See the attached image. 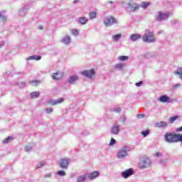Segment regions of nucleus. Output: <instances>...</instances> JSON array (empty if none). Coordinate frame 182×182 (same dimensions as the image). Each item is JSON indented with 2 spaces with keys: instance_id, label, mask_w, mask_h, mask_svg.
Listing matches in <instances>:
<instances>
[{
  "instance_id": "obj_1",
  "label": "nucleus",
  "mask_w": 182,
  "mask_h": 182,
  "mask_svg": "<svg viewBox=\"0 0 182 182\" xmlns=\"http://www.w3.org/2000/svg\"><path fill=\"white\" fill-rule=\"evenodd\" d=\"M165 141L168 143H182V134L176 133H166L164 136Z\"/></svg>"
},
{
  "instance_id": "obj_2",
  "label": "nucleus",
  "mask_w": 182,
  "mask_h": 182,
  "mask_svg": "<svg viewBox=\"0 0 182 182\" xmlns=\"http://www.w3.org/2000/svg\"><path fill=\"white\" fill-rule=\"evenodd\" d=\"M142 41L147 43H153L156 42V36H154V33L150 31V30H146L142 37Z\"/></svg>"
},
{
  "instance_id": "obj_3",
  "label": "nucleus",
  "mask_w": 182,
  "mask_h": 182,
  "mask_svg": "<svg viewBox=\"0 0 182 182\" xmlns=\"http://www.w3.org/2000/svg\"><path fill=\"white\" fill-rule=\"evenodd\" d=\"M103 23L105 26H112L113 23H117V21L112 16H108L104 18Z\"/></svg>"
},
{
  "instance_id": "obj_4",
  "label": "nucleus",
  "mask_w": 182,
  "mask_h": 182,
  "mask_svg": "<svg viewBox=\"0 0 182 182\" xmlns=\"http://www.w3.org/2000/svg\"><path fill=\"white\" fill-rule=\"evenodd\" d=\"M139 168L140 170H143V168H146L150 166V159H141L139 162Z\"/></svg>"
},
{
  "instance_id": "obj_5",
  "label": "nucleus",
  "mask_w": 182,
  "mask_h": 182,
  "mask_svg": "<svg viewBox=\"0 0 182 182\" xmlns=\"http://www.w3.org/2000/svg\"><path fill=\"white\" fill-rule=\"evenodd\" d=\"M127 5H128V9L129 11H132V12H134L139 9V7L138 4H136V2L133 1L132 0H127Z\"/></svg>"
},
{
  "instance_id": "obj_6",
  "label": "nucleus",
  "mask_w": 182,
  "mask_h": 182,
  "mask_svg": "<svg viewBox=\"0 0 182 182\" xmlns=\"http://www.w3.org/2000/svg\"><path fill=\"white\" fill-rule=\"evenodd\" d=\"M70 159L68 158H63L59 162V166L63 170H66L69 166Z\"/></svg>"
},
{
  "instance_id": "obj_7",
  "label": "nucleus",
  "mask_w": 182,
  "mask_h": 182,
  "mask_svg": "<svg viewBox=\"0 0 182 182\" xmlns=\"http://www.w3.org/2000/svg\"><path fill=\"white\" fill-rule=\"evenodd\" d=\"M127 151H130V148L129 146H124L123 149L117 154L118 159H124L127 156Z\"/></svg>"
},
{
  "instance_id": "obj_8",
  "label": "nucleus",
  "mask_w": 182,
  "mask_h": 182,
  "mask_svg": "<svg viewBox=\"0 0 182 182\" xmlns=\"http://www.w3.org/2000/svg\"><path fill=\"white\" fill-rule=\"evenodd\" d=\"M81 75H83V76H85V77H88V79H92L93 76L96 75V73L95 72V69L92 68L90 70L81 72Z\"/></svg>"
},
{
  "instance_id": "obj_9",
  "label": "nucleus",
  "mask_w": 182,
  "mask_h": 182,
  "mask_svg": "<svg viewBox=\"0 0 182 182\" xmlns=\"http://www.w3.org/2000/svg\"><path fill=\"white\" fill-rule=\"evenodd\" d=\"M170 16V13H163L161 11L158 12V15L156 16V21H164V19H167Z\"/></svg>"
},
{
  "instance_id": "obj_10",
  "label": "nucleus",
  "mask_w": 182,
  "mask_h": 182,
  "mask_svg": "<svg viewBox=\"0 0 182 182\" xmlns=\"http://www.w3.org/2000/svg\"><path fill=\"white\" fill-rule=\"evenodd\" d=\"M134 172L132 168L127 169L122 173V176L124 178H128L130 176H133Z\"/></svg>"
},
{
  "instance_id": "obj_11",
  "label": "nucleus",
  "mask_w": 182,
  "mask_h": 182,
  "mask_svg": "<svg viewBox=\"0 0 182 182\" xmlns=\"http://www.w3.org/2000/svg\"><path fill=\"white\" fill-rule=\"evenodd\" d=\"M63 77V73L58 71L57 73L53 74L52 78L54 80H59Z\"/></svg>"
},
{
  "instance_id": "obj_12",
  "label": "nucleus",
  "mask_w": 182,
  "mask_h": 182,
  "mask_svg": "<svg viewBox=\"0 0 182 182\" xmlns=\"http://www.w3.org/2000/svg\"><path fill=\"white\" fill-rule=\"evenodd\" d=\"M99 171H94L91 173H87V177L90 178V180H95V178H97V177H99L100 176Z\"/></svg>"
},
{
  "instance_id": "obj_13",
  "label": "nucleus",
  "mask_w": 182,
  "mask_h": 182,
  "mask_svg": "<svg viewBox=\"0 0 182 182\" xmlns=\"http://www.w3.org/2000/svg\"><path fill=\"white\" fill-rule=\"evenodd\" d=\"M161 103H170V98L167 95H162L158 99Z\"/></svg>"
},
{
  "instance_id": "obj_14",
  "label": "nucleus",
  "mask_w": 182,
  "mask_h": 182,
  "mask_svg": "<svg viewBox=\"0 0 182 182\" xmlns=\"http://www.w3.org/2000/svg\"><path fill=\"white\" fill-rule=\"evenodd\" d=\"M77 80H79V77H77V75H73L69 77V79L68 80V82L70 85H73V83H75V82H77Z\"/></svg>"
},
{
  "instance_id": "obj_15",
  "label": "nucleus",
  "mask_w": 182,
  "mask_h": 182,
  "mask_svg": "<svg viewBox=\"0 0 182 182\" xmlns=\"http://www.w3.org/2000/svg\"><path fill=\"white\" fill-rule=\"evenodd\" d=\"M63 100H64L63 98H59L56 101H53V100H51L48 101V105H52V106H55V105L62 103V102H63Z\"/></svg>"
},
{
  "instance_id": "obj_16",
  "label": "nucleus",
  "mask_w": 182,
  "mask_h": 182,
  "mask_svg": "<svg viewBox=\"0 0 182 182\" xmlns=\"http://www.w3.org/2000/svg\"><path fill=\"white\" fill-rule=\"evenodd\" d=\"M41 59L42 57L39 55H32L27 58V60H41Z\"/></svg>"
},
{
  "instance_id": "obj_17",
  "label": "nucleus",
  "mask_w": 182,
  "mask_h": 182,
  "mask_svg": "<svg viewBox=\"0 0 182 182\" xmlns=\"http://www.w3.org/2000/svg\"><path fill=\"white\" fill-rule=\"evenodd\" d=\"M120 131L119 125H114L112 127V133L113 134H119V132Z\"/></svg>"
},
{
  "instance_id": "obj_18",
  "label": "nucleus",
  "mask_w": 182,
  "mask_h": 182,
  "mask_svg": "<svg viewBox=\"0 0 182 182\" xmlns=\"http://www.w3.org/2000/svg\"><path fill=\"white\" fill-rule=\"evenodd\" d=\"M141 38V36L139 34H132V36H130V39L133 41H139V39H140Z\"/></svg>"
},
{
  "instance_id": "obj_19",
  "label": "nucleus",
  "mask_w": 182,
  "mask_h": 182,
  "mask_svg": "<svg viewBox=\"0 0 182 182\" xmlns=\"http://www.w3.org/2000/svg\"><path fill=\"white\" fill-rule=\"evenodd\" d=\"M87 18L86 17H80L79 18V23H80V25H86V23H87Z\"/></svg>"
},
{
  "instance_id": "obj_20",
  "label": "nucleus",
  "mask_w": 182,
  "mask_h": 182,
  "mask_svg": "<svg viewBox=\"0 0 182 182\" xmlns=\"http://www.w3.org/2000/svg\"><path fill=\"white\" fill-rule=\"evenodd\" d=\"M156 127H167V122L161 121L156 124Z\"/></svg>"
},
{
  "instance_id": "obj_21",
  "label": "nucleus",
  "mask_w": 182,
  "mask_h": 182,
  "mask_svg": "<svg viewBox=\"0 0 182 182\" xmlns=\"http://www.w3.org/2000/svg\"><path fill=\"white\" fill-rule=\"evenodd\" d=\"M97 17V13L96 11H90L89 14L90 19H96Z\"/></svg>"
},
{
  "instance_id": "obj_22",
  "label": "nucleus",
  "mask_w": 182,
  "mask_h": 182,
  "mask_svg": "<svg viewBox=\"0 0 182 182\" xmlns=\"http://www.w3.org/2000/svg\"><path fill=\"white\" fill-rule=\"evenodd\" d=\"M40 95H41V92H31L30 94V96H31V99H36V98L39 97Z\"/></svg>"
},
{
  "instance_id": "obj_23",
  "label": "nucleus",
  "mask_w": 182,
  "mask_h": 182,
  "mask_svg": "<svg viewBox=\"0 0 182 182\" xmlns=\"http://www.w3.org/2000/svg\"><path fill=\"white\" fill-rule=\"evenodd\" d=\"M14 140V137L12 136H8L4 140H3L2 143L3 144H8V143H11Z\"/></svg>"
},
{
  "instance_id": "obj_24",
  "label": "nucleus",
  "mask_w": 182,
  "mask_h": 182,
  "mask_svg": "<svg viewBox=\"0 0 182 182\" xmlns=\"http://www.w3.org/2000/svg\"><path fill=\"white\" fill-rule=\"evenodd\" d=\"M151 4L150 2H147V1H142L141 3V8H143L144 9H146V8H147L148 6H149V5H151Z\"/></svg>"
},
{
  "instance_id": "obj_25",
  "label": "nucleus",
  "mask_w": 182,
  "mask_h": 182,
  "mask_svg": "<svg viewBox=\"0 0 182 182\" xmlns=\"http://www.w3.org/2000/svg\"><path fill=\"white\" fill-rule=\"evenodd\" d=\"M63 43H65L68 45V43H70V36H66L63 39Z\"/></svg>"
},
{
  "instance_id": "obj_26",
  "label": "nucleus",
  "mask_w": 182,
  "mask_h": 182,
  "mask_svg": "<svg viewBox=\"0 0 182 182\" xmlns=\"http://www.w3.org/2000/svg\"><path fill=\"white\" fill-rule=\"evenodd\" d=\"M175 75H178L180 79H182V68H179L175 71Z\"/></svg>"
},
{
  "instance_id": "obj_27",
  "label": "nucleus",
  "mask_w": 182,
  "mask_h": 182,
  "mask_svg": "<svg viewBox=\"0 0 182 182\" xmlns=\"http://www.w3.org/2000/svg\"><path fill=\"white\" fill-rule=\"evenodd\" d=\"M30 83L32 86H38V85H41V81L39 80H36L31 81Z\"/></svg>"
},
{
  "instance_id": "obj_28",
  "label": "nucleus",
  "mask_w": 182,
  "mask_h": 182,
  "mask_svg": "<svg viewBox=\"0 0 182 182\" xmlns=\"http://www.w3.org/2000/svg\"><path fill=\"white\" fill-rule=\"evenodd\" d=\"M120 38H122V34H117V35L112 36V39H113L114 42H117V41H119V39H120Z\"/></svg>"
},
{
  "instance_id": "obj_29",
  "label": "nucleus",
  "mask_w": 182,
  "mask_h": 182,
  "mask_svg": "<svg viewBox=\"0 0 182 182\" xmlns=\"http://www.w3.org/2000/svg\"><path fill=\"white\" fill-rule=\"evenodd\" d=\"M85 180H86V176L85 175L78 176L77 178V181L78 182H83Z\"/></svg>"
},
{
  "instance_id": "obj_30",
  "label": "nucleus",
  "mask_w": 182,
  "mask_h": 182,
  "mask_svg": "<svg viewBox=\"0 0 182 182\" xmlns=\"http://www.w3.org/2000/svg\"><path fill=\"white\" fill-rule=\"evenodd\" d=\"M57 174L61 177H65V176H66V172H65V171H57Z\"/></svg>"
},
{
  "instance_id": "obj_31",
  "label": "nucleus",
  "mask_w": 182,
  "mask_h": 182,
  "mask_svg": "<svg viewBox=\"0 0 182 182\" xmlns=\"http://www.w3.org/2000/svg\"><path fill=\"white\" fill-rule=\"evenodd\" d=\"M119 60L124 61V60H128L129 57L126 55H122L119 57Z\"/></svg>"
},
{
  "instance_id": "obj_32",
  "label": "nucleus",
  "mask_w": 182,
  "mask_h": 182,
  "mask_svg": "<svg viewBox=\"0 0 182 182\" xmlns=\"http://www.w3.org/2000/svg\"><path fill=\"white\" fill-rule=\"evenodd\" d=\"M124 66V64H123V63H119V64L115 65L116 69H123Z\"/></svg>"
},
{
  "instance_id": "obj_33",
  "label": "nucleus",
  "mask_w": 182,
  "mask_h": 182,
  "mask_svg": "<svg viewBox=\"0 0 182 182\" xmlns=\"http://www.w3.org/2000/svg\"><path fill=\"white\" fill-rule=\"evenodd\" d=\"M177 119H178V116H175L173 117H171L169 119V122H170V123H174V122H176V120H177Z\"/></svg>"
},
{
  "instance_id": "obj_34",
  "label": "nucleus",
  "mask_w": 182,
  "mask_h": 182,
  "mask_svg": "<svg viewBox=\"0 0 182 182\" xmlns=\"http://www.w3.org/2000/svg\"><path fill=\"white\" fill-rule=\"evenodd\" d=\"M149 133H150V131L146 130V131L142 132L141 133V134H142L144 136V137H146V136H149Z\"/></svg>"
},
{
  "instance_id": "obj_35",
  "label": "nucleus",
  "mask_w": 182,
  "mask_h": 182,
  "mask_svg": "<svg viewBox=\"0 0 182 182\" xmlns=\"http://www.w3.org/2000/svg\"><path fill=\"white\" fill-rule=\"evenodd\" d=\"M46 164V163L45 161H42L37 164V167L38 168H41V167H43V166H45Z\"/></svg>"
},
{
  "instance_id": "obj_36",
  "label": "nucleus",
  "mask_w": 182,
  "mask_h": 182,
  "mask_svg": "<svg viewBox=\"0 0 182 182\" xmlns=\"http://www.w3.org/2000/svg\"><path fill=\"white\" fill-rule=\"evenodd\" d=\"M72 35L77 36V35H79V31H77V29H73Z\"/></svg>"
},
{
  "instance_id": "obj_37",
  "label": "nucleus",
  "mask_w": 182,
  "mask_h": 182,
  "mask_svg": "<svg viewBox=\"0 0 182 182\" xmlns=\"http://www.w3.org/2000/svg\"><path fill=\"white\" fill-rule=\"evenodd\" d=\"M116 144V139L112 138L109 142V146H114Z\"/></svg>"
},
{
  "instance_id": "obj_38",
  "label": "nucleus",
  "mask_w": 182,
  "mask_h": 182,
  "mask_svg": "<svg viewBox=\"0 0 182 182\" xmlns=\"http://www.w3.org/2000/svg\"><path fill=\"white\" fill-rule=\"evenodd\" d=\"M46 113H48V114H49V113H52V112H53V109H52V108H46Z\"/></svg>"
},
{
  "instance_id": "obj_39",
  "label": "nucleus",
  "mask_w": 182,
  "mask_h": 182,
  "mask_svg": "<svg viewBox=\"0 0 182 182\" xmlns=\"http://www.w3.org/2000/svg\"><path fill=\"white\" fill-rule=\"evenodd\" d=\"M114 111L116 112V113H120V112H122V108H115L114 109Z\"/></svg>"
},
{
  "instance_id": "obj_40",
  "label": "nucleus",
  "mask_w": 182,
  "mask_h": 182,
  "mask_svg": "<svg viewBox=\"0 0 182 182\" xmlns=\"http://www.w3.org/2000/svg\"><path fill=\"white\" fill-rule=\"evenodd\" d=\"M136 86H137L138 87H139V86H141V85H143V82L140 81L139 82H136Z\"/></svg>"
},
{
  "instance_id": "obj_41",
  "label": "nucleus",
  "mask_w": 182,
  "mask_h": 182,
  "mask_svg": "<svg viewBox=\"0 0 182 182\" xmlns=\"http://www.w3.org/2000/svg\"><path fill=\"white\" fill-rule=\"evenodd\" d=\"M144 116H146V115H144L143 114H140L137 115V117H138V119H141V118L144 117Z\"/></svg>"
},
{
  "instance_id": "obj_42",
  "label": "nucleus",
  "mask_w": 182,
  "mask_h": 182,
  "mask_svg": "<svg viewBox=\"0 0 182 182\" xmlns=\"http://www.w3.org/2000/svg\"><path fill=\"white\" fill-rule=\"evenodd\" d=\"M155 156H156V157H160L161 156V153L157 151V152H156Z\"/></svg>"
},
{
  "instance_id": "obj_43",
  "label": "nucleus",
  "mask_w": 182,
  "mask_h": 182,
  "mask_svg": "<svg viewBox=\"0 0 182 182\" xmlns=\"http://www.w3.org/2000/svg\"><path fill=\"white\" fill-rule=\"evenodd\" d=\"M120 120H121V122H122L123 123H124V122H126V117H122L120 118Z\"/></svg>"
},
{
  "instance_id": "obj_44",
  "label": "nucleus",
  "mask_w": 182,
  "mask_h": 182,
  "mask_svg": "<svg viewBox=\"0 0 182 182\" xmlns=\"http://www.w3.org/2000/svg\"><path fill=\"white\" fill-rule=\"evenodd\" d=\"M0 18H2V19H4V21L6 20V17H5L4 16H2V14L0 13Z\"/></svg>"
},
{
  "instance_id": "obj_45",
  "label": "nucleus",
  "mask_w": 182,
  "mask_h": 182,
  "mask_svg": "<svg viewBox=\"0 0 182 182\" xmlns=\"http://www.w3.org/2000/svg\"><path fill=\"white\" fill-rule=\"evenodd\" d=\"M176 132H182V127H180L176 129Z\"/></svg>"
},
{
  "instance_id": "obj_46",
  "label": "nucleus",
  "mask_w": 182,
  "mask_h": 182,
  "mask_svg": "<svg viewBox=\"0 0 182 182\" xmlns=\"http://www.w3.org/2000/svg\"><path fill=\"white\" fill-rule=\"evenodd\" d=\"M45 177H46H46H52V175H50V174L45 175Z\"/></svg>"
},
{
  "instance_id": "obj_47",
  "label": "nucleus",
  "mask_w": 182,
  "mask_h": 182,
  "mask_svg": "<svg viewBox=\"0 0 182 182\" xmlns=\"http://www.w3.org/2000/svg\"><path fill=\"white\" fill-rule=\"evenodd\" d=\"M38 29H42V26H39Z\"/></svg>"
},
{
  "instance_id": "obj_48",
  "label": "nucleus",
  "mask_w": 182,
  "mask_h": 182,
  "mask_svg": "<svg viewBox=\"0 0 182 182\" xmlns=\"http://www.w3.org/2000/svg\"><path fill=\"white\" fill-rule=\"evenodd\" d=\"M176 87H180V84H176Z\"/></svg>"
},
{
  "instance_id": "obj_49",
  "label": "nucleus",
  "mask_w": 182,
  "mask_h": 182,
  "mask_svg": "<svg viewBox=\"0 0 182 182\" xmlns=\"http://www.w3.org/2000/svg\"><path fill=\"white\" fill-rule=\"evenodd\" d=\"M0 48H2V45L1 44H0Z\"/></svg>"
},
{
  "instance_id": "obj_50",
  "label": "nucleus",
  "mask_w": 182,
  "mask_h": 182,
  "mask_svg": "<svg viewBox=\"0 0 182 182\" xmlns=\"http://www.w3.org/2000/svg\"><path fill=\"white\" fill-rule=\"evenodd\" d=\"M110 4H113V1H110Z\"/></svg>"
}]
</instances>
